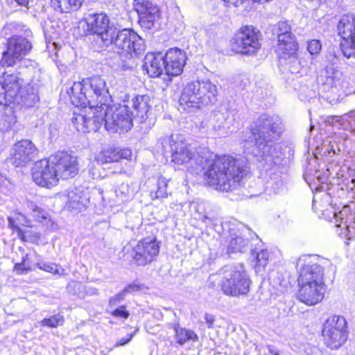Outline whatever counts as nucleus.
<instances>
[{
	"instance_id": "obj_50",
	"label": "nucleus",
	"mask_w": 355,
	"mask_h": 355,
	"mask_svg": "<svg viewBox=\"0 0 355 355\" xmlns=\"http://www.w3.org/2000/svg\"><path fill=\"white\" fill-rule=\"evenodd\" d=\"M15 270L17 274H23L24 271H28V268H26L24 266V258L23 259V262L20 263H17L15 266Z\"/></svg>"
},
{
	"instance_id": "obj_52",
	"label": "nucleus",
	"mask_w": 355,
	"mask_h": 355,
	"mask_svg": "<svg viewBox=\"0 0 355 355\" xmlns=\"http://www.w3.org/2000/svg\"><path fill=\"white\" fill-rule=\"evenodd\" d=\"M205 319L207 324L208 328H209V329L212 328L214 320H215L214 316L211 314L206 313L205 315Z\"/></svg>"
},
{
	"instance_id": "obj_7",
	"label": "nucleus",
	"mask_w": 355,
	"mask_h": 355,
	"mask_svg": "<svg viewBox=\"0 0 355 355\" xmlns=\"http://www.w3.org/2000/svg\"><path fill=\"white\" fill-rule=\"evenodd\" d=\"M98 116L101 128L103 125L105 128L110 132H116L119 130L128 131L132 126L133 112H130L126 105L107 104L103 107H98Z\"/></svg>"
},
{
	"instance_id": "obj_32",
	"label": "nucleus",
	"mask_w": 355,
	"mask_h": 355,
	"mask_svg": "<svg viewBox=\"0 0 355 355\" xmlns=\"http://www.w3.org/2000/svg\"><path fill=\"white\" fill-rule=\"evenodd\" d=\"M297 51H294L293 53L291 52V53L290 52H286V53H277L282 63L288 67L291 73L296 74L301 73L304 70L301 61L297 57Z\"/></svg>"
},
{
	"instance_id": "obj_49",
	"label": "nucleus",
	"mask_w": 355,
	"mask_h": 355,
	"mask_svg": "<svg viewBox=\"0 0 355 355\" xmlns=\"http://www.w3.org/2000/svg\"><path fill=\"white\" fill-rule=\"evenodd\" d=\"M38 266L41 270H43L44 271L51 272L53 274L59 273L58 266L55 263H38Z\"/></svg>"
},
{
	"instance_id": "obj_12",
	"label": "nucleus",
	"mask_w": 355,
	"mask_h": 355,
	"mask_svg": "<svg viewBox=\"0 0 355 355\" xmlns=\"http://www.w3.org/2000/svg\"><path fill=\"white\" fill-rule=\"evenodd\" d=\"M258 33L252 26L242 27L232 40V49L236 53L252 54L260 48Z\"/></svg>"
},
{
	"instance_id": "obj_54",
	"label": "nucleus",
	"mask_w": 355,
	"mask_h": 355,
	"mask_svg": "<svg viewBox=\"0 0 355 355\" xmlns=\"http://www.w3.org/2000/svg\"><path fill=\"white\" fill-rule=\"evenodd\" d=\"M7 1L10 4L16 3L17 5L22 6H26L28 3V0H7Z\"/></svg>"
},
{
	"instance_id": "obj_40",
	"label": "nucleus",
	"mask_w": 355,
	"mask_h": 355,
	"mask_svg": "<svg viewBox=\"0 0 355 355\" xmlns=\"http://www.w3.org/2000/svg\"><path fill=\"white\" fill-rule=\"evenodd\" d=\"M227 110L225 112L217 111L214 113L212 118L213 127L216 130H227Z\"/></svg>"
},
{
	"instance_id": "obj_18",
	"label": "nucleus",
	"mask_w": 355,
	"mask_h": 355,
	"mask_svg": "<svg viewBox=\"0 0 355 355\" xmlns=\"http://www.w3.org/2000/svg\"><path fill=\"white\" fill-rule=\"evenodd\" d=\"M134 6L138 13L141 26L150 29L159 18L158 6L148 0H135Z\"/></svg>"
},
{
	"instance_id": "obj_28",
	"label": "nucleus",
	"mask_w": 355,
	"mask_h": 355,
	"mask_svg": "<svg viewBox=\"0 0 355 355\" xmlns=\"http://www.w3.org/2000/svg\"><path fill=\"white\" fill-rule=\"evenodd\" d=\"M199 103L201 106L213 105L217 101L218 89L216 85L209 80L200 81Z\"/></svg>"
},
{
	"instance_id": "obj_41",
	"label": "nucleus",
	"mask_w": 355,
	"mask_h": 355,
	"mask_svg": "<svg viewBox=\"0 0 355 355\" xmlns=\"http://www.w3.org/2000/svg\"><path fill=\"white\" fill-rule=\"evenodd\" d=\"M249 241L241 236L232 238L228 246V253L244 251L248 245Z\"/></svg>"
},
{
	"instance_id": "obj_53",
	"label": "nucleus",
	"mask_w": 355,
	"mask_h": 355,
	"mask_svg": "<svg viewBox=\"0 0 355 355\" xmlns=\"http://www.w3.org/2000/svg\"><path fill=\"white\" fill-rule=\"evenodd\" d=\"M49 138L51 140H53V139H55L58 135V129L53 126V125H50L49 128Z\"/></svg>"
},
{
	"instance_id": "obj_43",
	"label": "nucleus",
	"mask_w": 355,
	"mask_h": 355,
	"mask_svg": "<svg viewBox=\"0 0 355 355\" xmlns=\"http://www.w3.org/2000/svg\"><path fill=\"white\" fill-rule=\"evenodd\" d=\"M64 318L60 314H56L49 318H44L39 323L42 326H46L51 328H55L64 324Z\"/></svg>"
},
{
	"instance_id": "obj_1",
	"label": "nucleus",
	"mask_w": 355,
	"mask_h": 355,
	"mask_svg": "<svg viewBox=\"0 0 355 355\" xmlns=\"http://www.w3.org/2000/svg\"><path fill=\"white\" fill-rule=\"evenodd\" d=\"M248 172L245 159L226 155H215L205 173V178L216 189L228 192L240 185Z\"/></svg>"
},
{
	"instance_id": "obj_13",
	"label": "nucleus",
	"mask_w": 355,
	"mask_h": 355,
	"mask_svg": "<svg viewBox=\"0 0 355 355\" xmlns=\"http://www.w3.org/2000/svg\"><path fill=\"white\" fill-rule=\"evenodd\" d=\"M23 85L19 73H4L0 79V105L14 104Z\"/></svg>"
},
{
	"instance_id": "obj_33",
	"label": "nucleus",
	"mask_w": 355,
	"mask_h": 355,
	"mask_svg": "<svg viewBox=\"0 0 355 355\" xmlns=\"http://www.w3.org/2000/svg\"><path fill=\"white\" fill-rule=\"evenodd\" d=\"M348 220L347 211L343 209L339 212L333 213V220L331 222L335 223L336 227L341 228L339 235L351 239L354 236L352 230L354 227L347 225Z\"/></svg>"
},
{
	"instance_id": "obj_63",
	"label": "nucleus",
	"mask_w": 355,
	"mask_h": 355,
	"mask_svg": "<svg viewBox=\"0 0 355 355\" xmlns=\"http://www.w3.org/2000/svg\"><path fill=\"white\" fill-rule=\"evenodd\" d=\"M351 182L354 184V187L355 188V177L352 179Z\"/></svg>"
},
{
	"instance_id": "obj_6",
	"label": "nucleus",
	"mask_w": 355,
	"mask_h": 355,
	"mask_svg": "<svg viewBox=\"0 0 355 355\" xmlns=\"http://www.w3.org/2000/svg\"><path fill=\"white\" fill-rule=\"evenodd\" d=\"M218 274L219 286L225 295L238 297L249 293L252 282L243 264L225 266Z\"/></svg>"
},
{
	"instance_id": "obj_38",
	"label": "nucleus",
	"mask_w": 355,
	"mask_h": 355,
	"mask_svg": "<svg viewBox=\"0 0 355 355\" xmlns=\"http://www.w3.org/2000/svg\"><path fill=\"white\" fill-rule=\"evenodd\" d=\"M69 292L71 288L74 290V294H76L80 298H84L86 295H96L98 294V290L93 287L85 286L81 283L72 282L67 286Z\"/></svg>"
},
{
	"instance_id": "obj_46",
	"label": "nucleus",
	"mask_w": 355,
	"mask_h": 355,
	"mask_svg": "<svg viewBox=\"0 0 355 355\" xmlns=\"http://www.w3.org/2000/svg\"><path fill=\"white\" fill-rule=\"evenodd\" d=\"M111 315L115 318H121L123 319H128L130 313L126 310V306L121 305L116 309H113L111 311Z\"/></svg>"
},
{
	"instance_id": "obj_11",
	"label": "nucleus",
	"mask_w": 355,
	"mask_h": 355,
	"mask_svg": "<svg viewBox=\"0 0 355 355\" xmlns=\"http://www.w3.org/2000/svg\"><path fill=\"white\" fill-rule=\"evenodd\" d=\"M338 35L342 38L340 49L343 55L347 58H355V16L344 15L337 25Z\"/></svg>"
},
{
	"instance_id": "obj_44",
	"label": "nucleus",
	"mask_w": 355,
	"mask_h": 355,
	"mask_svg": "<svg viewBox=\"0 0 355 355\" xmlns=\"http://www.w3.org/2000/svg\"><path fill=\"white\" fill-rule=\"evenodd\" d=\"M130 189L127 183L123 182L115 190L116 196L122 201L128 198L130 194Z\"/></svg>"
},
{
	"instance_id": "obj_25",
	"label": "nucleus",
	"mask_w": 355,
	"mask_h": 355,
	"mask_svg": "<svg viewBox=\"0 0 355 355\" xmlns=\"http://www.w3.org/2000/svg\"><path fill=\"white\" fill-rule=\"evenodd\" d=\"M323 268L315 263L304 266L300 272L298 284L324 285L323 280Z\"/></svg>"
},
{
	"instance_id": "obj_61",
	"label": "nucleus",
	"mask_w": 355,
	"mask_h": 355,
	"mask_svg": "<svg viewBox=\"0 0 355 355\" xmlns=\"http://www.w3.org/2000/svg\"><path fill=\"white\" fill-rule=\"evenodd\" d=\"M269 351L273 355H279V352L277 349L275 350V349H270Z\"/></svg>"
},
{
	"instance_id": "obj_5",
	"label": "nucleus",
	"mask_w": 355,
	"mask_h": 355,
	"mask_svg": "<svg viewBox=\"0 0 355 355\" xmlns=\"http://www.w3.org/2000/svg\"><path fill=\"white\" fill-rule=\"evenodd\" d=\"M159 144L162 146L163 150L167 151L168 148L171 152L172 161L178 164L189 162L202 166L208 162L211 153L205 148H195L179 140L178 135L164 136L159 139Z\"/></svg>"
},
{
	"instance_id": "obj_3",
	"label": "nucleus",
	"mask_w": 355,
	"mask_h": 355,
	"mask_svg": "<svg viewBox=\"0 0 355 355\" xmlns=\"http://www.w3.org/2000/svg\"><path fill=\"white\" fill-rule=\"evenodd\" d=\"M104 35V44L112 45L114 51L119 54L121 60L119 66L123 70L131 68L129 61L134 55L139 56L146 50L144 39L132 29L119 30L114 27Z\"/></svg>"
},
{
	"instance_id": "obj_14",
	"label": "nucleus",
	"mask_w": 355,
	"mask_h": 355,
	"mask_svg": "<svg viewBox=\"0 0 355 355\" xmlns=\"http://www.w3.org/2000/svg\"><path fill=\"white\" fill-rule=\"evenodd\" d=\"M160 245L155 239H144L132 248V257L135 264L146 266L152 263L158 256Z\"/></svg>"
},
{
	"instance_id": "obj_42",
	"label": "nucleus",
	"mask_w": 355,
	"mask_h": 355,
	"mask_svg": "<svg viewBox=\"0 0 355 355\" xmlns=\"http://www.w3.org/2000/svg\"><path fill=\"white\" fill-rule=\"evenodd\" d=\"M268 252L266 250H261L258 252L252 253V261L254 262V268L257 270H261V268H264L267 265L268 260Z\"/></svg>"
},
{
	"instance_id": "obj_20",
	"label": "nucleus",
	"mask_w": 355,
	"mask_h": 355,
	"mask_svg": "<svg viewBox=\"0 0 355 355\" xmlns=\"http://www.w3.org/2000/svg\"><path fill=\"white\" fill-rule=\"evenodd\" d=\"M37 154V149L33 142L23 139L14 145L10 160L17 167L24 166L33 160Z\"/></svg>"
},
{
	"instance_id": "obj_58",
	"label": "nucleus",
	"mask_w": 355,
	"mask_h": 355,
	"mask_svg": "<svg viewBox=\"0 0 355 355\" xmlns=\"http://www.w3.org/2000/svg\"><path fill=\"white\" fill-rule=\"evenodd\" d=\"M349 123H350V125H351V128L353 129V130L355 131V112L353 113L350 116H349Z\"/></svg>"
},
{
	"instance_id": "obj_39",
	"label": "nucleus",
	"mask_w": 355,
	"mask_h": 355,
	"mask_svg": "<svg viewBox=\"0 0 355 355\" xmlns=\"http://www.w3.org/2000/svg\"><path fill=\"white\" fill-rule=\"evenodd\" d=\"M227 130L230 131L234 130L238 128L242 122V116L240 112L237 110H227Z\"/></svg>"
},
{
	"instance_id": "obj_31",
	"label": "nucleus",
	"mask_w": 355,
	"mask_h": 355,
	"mask_svg": "<svg viewBox=\"0 0 355 355\" xmlns=\"http://www.w3.org/2000/svg\"><path fill=\"white\" fill-rule=\"evenodd\" d=\"M67 199V207L71 210H81L86 207L89 202L87 195L78 188L68 192Z\"/></svg>"
},
{
	"instance_id": "obj_59",
	"label": "nucleus",
	"mask_w": 355,
	"mask_h": 355,
	"mask_svg": "<svg viewBox=\"0 0 355 355\" xmlns=\"http://www.w3.org/2000/svg\"><path fill=\"white\" fill-rule=\"evenodd\" d=\"M327 122H328L329 123H330L331 125H334L335 123H337V122H340V119H338V117L336 116H331V117H329L328 119V120L327 121Z\"/></svg>"
},
{
	"instance_id": "obj_24",
	"label": "nucleus",
	"mask_w": 355,
	"mask_h": 355,
	"mask_svg": "<svg viewBox=\"0 0 355 355\" xmlns=\"http://www.w3.org/2000/svg\"><path fill=\"white\" fill-rule=\"evenodd\" d=\"M300 288L297 297L300 302L312 306L318 304L324 297V285L298 284Z\"/></svg>"
},
{
	"instance_id": "obj_57",
	"label": "nucleus",
	"mask_w": 355,
	"mask_h": 355,
	"mask_svg": "<svg viewBox=\"0 0 355 355\" xmlns=\"http://www.w3.org/2000/svg\"><path fill=\"white\" fill-rule=\"evenodd\" d=\"M18 232H19V234L20 235V236L21 237L22 240L26 241L29 240L28 236L27 234L28 232H24L21 230H19Z\"/></svg>"
},
{
	"instance_id": "obj_60",
	"label": "nucleus",
	"mask_w": 355,
	"mask_h": 355,
	"mask_svg": "<svg viewBox=\"0 0 355 355\" xmlns=\"http://www.w3.org/2000/svg\"><path fill=\"white\" fill-rule=\"evenodd\" d=\"M276 184V187H273V189L275 191V193H278L279 192V189H280V187H282L283 186V184L281 181L275 183Z\"/></svg>"
},
{
	"instance_id": "obj_4",
	"label": "nucleus",
	"mask_w": 355,
	"mask_h": 355,
	"mask_svg": "<svg viewBox=\"0 0 355 355\" xmlns=\"http://www.w3.org/2000/svg\"><path fill=\"white\" fill-rule=\"evenodd\" d=\"M70 90L71 103L77 107H103L109 103L111 97L105 79L100 76L75 82Z\"/></svg>"
},
{
	"instance_id": "obj_2",
	"label": "nucleus",
	"mask_w": 355,
	"mask_h": 355,
	"mask_svg": "<svg viewBox=\"0 0 355 355\" xmlns=\"http://www.w3.org/2000/svg\"><path fill=\"white\" fill-rule=\"evenodd\" d=\"M283 130V122L277 115L262 114L254 121L251 132L257 147L256 155L266 163L277 164L281 160V151L274 144Z\"/></svg>"
},
{
	"instance_id": "obj_64",
	"label": "nucleus",
	"mask_w": 355,
	"mask_h": 355,
	"mask_svg": "<svg viewBox=\"0 0 355 355\" xmlns=\"http://www.w3.org/2000/svg\"><path fill=\"white\" fill-rule=\"evenodd\" d=\"M331 151H332L334 154H336V151L334 148H333V147L331 148Z\"/></svg>"
},
{
	"instance_id": "obj_23",
	"label": "nucleus",
	"mask_w": 355,
	"mask_h": 355,
	"mask_svg": "<svg viewBox=\"0 0 355 355\" xmlns=\"http://www.w3.org/2000/svg\"><path fill=\"white\" fill-rule=\"evenodd\" d=\"M198 87L200 81L191 82L185 86L179 99L180 110L191 112L192 109L200 108Z\"/></svg>"
},
{
	"instance_id": "obj_37",
	"label": "nucleus",
	"mask_w": 355,
	"mask_h": 355,
	"mask_svg": "<svg viewBox=\"0 0 355 355\" xmlns=\"http://www.w3.org/2000/svg\"><path fill=\"white\" fill-rule=\"evenodd\" d=\"M140 290V286L135 284H129L116 295L111 297L109 300V308L112 309L123 301L128 293Z\"/></svg>"
},
{
	"instance_id": "obj_48",
	"label": "nucleus",
	"mask_w": 355,
	"mask_h": 355,
	"mask_svg": "<svg viewBox=\"0 0 355 355\" xmlns=\"http://www.w3.org/2000/svg\"><path fill=\"white\" fill-rule=\"evenodd\" d=\"M33 216L35 218L36 220L40 223H42L46 220H49V213L40 207H39L38 210L35 211L33 214Z\"/></svg>"
},
{
	"instance_id": "obj_34",
	"label": "nucleus",
	"mask_w": 355,
	"mask_h": 355,
	"mask_svg": "<svg viewBox=\"0 0 355 355\" xmlns=\"http://www.w3.org/2000/svg\"><path fill=\"white\" fill-rule=\"evenodd\" d=\"M9 105H1L3 108L0 112V130L2 132L8 131L16 123L14 110Z\"/></svg>"
},
{
	"instance_id": "obj_15",
	"label": "nucleus",
	"mask_w": 355,
	"mask_h": 355,
	"mask_svg": "<svg viewBox=\"0 0 355 355\" xmlns=\"http://www.w3.org/2000/svg\"><path fill=\"white\" fill-rule=\"evenodd\" d=\"M84 107L81 113H74L71 119L73 126L79 132H96L101 128L98 106L96 107L88 105Z\"/></svg>"
},
{
	"instance_id": "obj_19",
	"label": "nucleus",
	"mask_w": 355,
	"mask_h": 355,
	"mask_svg": "<svg viewBox=\"0 0 355 355\" xmlns=\"http://www.w3.org/2000/svg\"><path fill=\"white\" fill-rule=\"evenodd\" d=\"M274 32L277 36V53H293L297 50L295 36L291 32L290 24L286 21H279L275 27Z\"/></svg>"
},
{
	"instance_id": "obj_36",
	"label": "nucleus",
	"mask_w": 355,
	"mask_h": 355,
	"mask_svg": "<svg viewBox=\"0 0 355 355\" xmlns=\"http://www.w3.org/2000/svg\"><path fill=\"white\" fill-rule=\"evenodd\" d=\"M83 0H51L52 6L60 12H69L71 10H78L82 5Z\"/></svg>"
},
{
	"instance_id": "obj_51",
	"label": "nucleus",
	"mask_w": 355,
	"mask_h": 355,
	"mask_svg": "<svg viewBox=\"0 0 355 355\" xmlns=\"http://www.w3.org/2000/svg\"><path fill=\"white\" fill-rule=\"evenodd\" d=\"M199 220H201L203 223L207 225H211L214 220L213 217L202 214H199Z\"/></svg>"
},
{
	"instance_id": "obj_55",
	"label": "nucleus",
	"mask_w": 355,
	"mask_h": 355,
	"mask_svg": "<svg viewBox=\"0 0 355 355\" xmlns=\"http://www.w3.org/2000/svg\"><path fill=\"white\" fill-rule=\"evenodd\" d=\"M132 337H133V334L127 335V336L125 338H123L120 339L117 344L119 345H124L126 343H128L132 339Z\"/></svg>"
},
{
	"instance_id": "obj_45",
	"label": "nucleus",
	"mask_w": 355,
	"mask_h": 355,
	"mask_svg": "<svg viewBox=\"0 0 355 355\" xmlns=\"http://www.w3.org/2000/svg\"><path fill=\"white\" fill-rule=\"evenodd\" d=\"M166 187L167 183L166 179L159 178L157 180V189L155 193L156 198H166L167 196Z\"/></svg>"
},
{
	"instance_id": "obj_16",
	"label": "nucleus",
	"mask_w": 355,
	"mask_h": 355,
	"mask_svg": "<svg viewBox=\"0 0 355 355\" xmlns=\"http://www.w3.org/2000/svg\"><path fill=\"white\" fill-rule=\"evenodd\" d=\"M32 178L37 185L43 187H51L57 184L58 173L51 162V157L35 162L32 168Z\"/></svg>"
},
{
	"instance_id": "obj_9",
	"label": "nucleus",
	"mask_w": 355,
	"mask_h": 355,
	"mask_svg": "<svg viewBox=\"0 0 355 355\" xmlns=\"http://www.w3.org/2000/svg\"><path fill=\"white\" fill-rule=\"evenodd\" d=\"M347 326L345 318L332 315L323 324L322 336L326 345L331 349H338L347 340Z\"/></svg>"
},
{
	"instance_id": "obj_26",
	"label": "nucleus",
	"mask_w": 355,
	"mask_h": 355,
	"mask_svg": "<svg viewBox=\"0 0 355 355\" xmlns=\"http://www.w3.org/2000/svg\"><path fill=\"white\" fill-rule=\"evenodd\" d=\"M143 69L150 77H159L165 71V62L162 53H148L144 59Z\"/></svg>"
},
{
	"instance_id": "obj_47",
	"label": "nucleus",
	"mask_w": 355,
	"mask_h": 355,
	"mask_svg": "<svg viewBox=\"0 0 355 355\" xmlns=\"http://www.w3.org/2000/svg\"><path fill=\"white\" fill-rule=\"evenodd\" d=\"M307 50L311 54H317L321 50V44L319 40H312L309 42L307 45Z\"/></svg>"
},
{
	"instance_id": "obj_27",
	"label": "nucleus",
	"mask_w": 355,
	"mask_h": 355,
	"mask_svg": "<svg viewBox=\"0 0 355 355\" xmlns=\"http://www.w3.org/2000/svg\"><path fill=\"white\" fill-rule=\"evenodd\" d=\"M132 150L130 148H110L102 150L96 156V160L101 164L112 163L120 161L121 159H130Z\"/></svg>"
},
{
	"instance_id": "obj_22",
	"label": "nucleus",
	"mask_w": 355,
	"mask_h": 355,
	"mask_svg": "<svg viewBox=\"0 0 355 355\" xmlns=\"http://www.w3.org/2000/svg\"><path fill=\"white\" fill-rule=\"evenodd\" d=\"M165 72L168 76H177L180 75L187 60L186 52L178 48L167 50L164 56Z\"/></svg>"
},
{
	"instance_id": "obj_21",
	"label": "nucleus",
	"mask_w": 355,
	"mask_h": 355,
	"mask_svg": "<svg viewBox=\"0 0 355 355\" xmlns=\"http://www.w3.org/2000/svg\"><path fill=\"white\" fill-rule=\"evenodd\" d=\"M84 21L87 24V34H96L103 42H105L104 35L114 28L110 26V19L104 12L89 13L85 17Z\"/></svg>"
},
{
	"instance_id": "obj_29",
	"label": "nucleus",
	"mask_w": 355,
	"mask_h": 355,
	"mask_svg": "<svg viewBox=\"0 0 355 355\" xmlns=\"http://www.w3.org/2000/svg\"><path fill=\"white\" fill-rule=\"evenodd\" d=\"M150 97L148 95H139L132 98V107L135 113L132 115L135 120H137L139 123H144L147 119V113L150 105Z\"/></svg>"
},
{
	"instance_id": "obj_56",
	"label": "nucleus",
	"mask_w": 355,
	"mask_h": 355,
	"mask_svg": "<svg viewBox=\"0 0 355 355\" xmlns=\"http://www.w3.org/2000/svg\"><path fill=\"white\" fill-rule=\"evenodd\" d=\"M27 206H28V209L32 211L33 214L35 211L38 210V208L40 207L32 201H28Z\"/></svg>"
},
{
	"instance_id": "obj_10",
	"label": "nucleus",
	"mask_w": 355,
	"mask_h": 355,
	"mask_svg": "<svg viewBox=\"0 0 355 355\" xmlns=\"http://www.w3.org/2000/svg\"><path fill=\"white\" fill-rule=\"evenodd\" d=\"M32 48V43L27 38L13 35L7 40L6 51L3 53L1 63L3 66H13L28 55Z\"/></svg>"
},
{
	"instance_id": "obj_35",
	"label": "nucleus",
	"mask_w": 355,
	"mask_h": 355,
	"mask_svg": "<svg viewBox=\"0 0 355 355\" xmlns=\"http://www.w3.org/2000/svg\"><path fill=\"white\" fill-rule=\"evenodd\" d=\"M170 327L175 331L177 342L181 345L189 340H198V336L193 331L181 328L178 323L170 324Z\"/></svg>"
},
{
	"instance_id": "obj_30",
	"label": "nucleus",
	"mask_w": 355,
	"mask_h": 355,
	"mask_svg": "<svg viewBox=\"0 0 355 355\" xmlns=\"http://www.w3.org/2000/svg\"><path fill=\"white\" fill-rule=\"evenodd\" d=\"M40 100L37 85L28 84L22 87L14 104L28 107L33 106Z\"/></svg>"
},
{
	"instance_id": "obj_62",
	"label": "nucleus",
	"mask_w": 355,
	"mask_h": 355,
	"mask_svg": "<svg viewBox=\"0 0 355 355\" xmlns=\"http://www.w3.org/2000/svg\"><path fill=\"white\" fill-rule=\"evenodd\" d=\"M8 223H9V225L10 226L15 227L14 220L13 219H12L11 218H8Z\"/></svg>"
},
{
	"instance_id": "obj_8",
	"label": "nucleus",
	"mask_w": 355,
	"mask_h": 355,
	"mask_svg": "<svg viewBox=\"0 0 355 355\" xmlns=\"http://www.w3.org/2000/svg\"><path fill=\"white\" fill-rule=\"evenodd\" d=\"M319 89L327 98L338 100L343 95H348L352 91L347 87V83L342 72L331 68L323 69L318 77Z\"/></svg>"
},
{
	"instance_id": "obj_17",
	"label": "nucleus",
	"mask_w": 355,
	"mask_h": 355,
	"mask_svg": "<svg viewBox=\"0 0 355 355\" xmlns=\"http://www.w3.org/2000/svg\"><path fill=\"white\" fill-rule=\"evenodd\" d=\"M58 178L68 179L78 173L77 157L66 152H58L51 156Z\"/></svg>"
}]
</instances>
